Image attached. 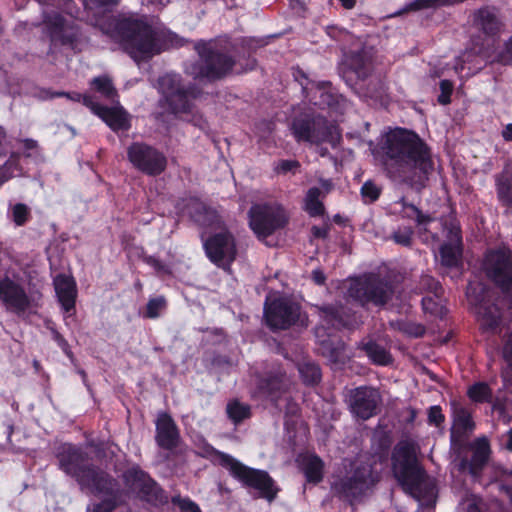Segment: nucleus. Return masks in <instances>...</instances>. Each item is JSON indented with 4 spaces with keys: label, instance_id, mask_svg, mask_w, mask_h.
Listing matches in <instances>:
<instances>
[{
    "label": "nucleus",
    "instance_id": "38",
    "mask_svg": "<svg viewBox=\"0 0 512 512\" xmlns=\"http://www.w3.org/2000/svg\"><path fill=\"white\" fill-rule=\"evenodd\" d=\"M22 175L23 167L20 163V155L13 152L4 164L0 165V181L4 184L10 179Z\"/></svg>",
    "mask_w": 512,
    "mask_h": 512
},
{
    "label": "nucleus",
    "instance_id": "35",
    "mask_svg": "<svg viewBox=\"0 0 512 512\" xmlns=\"http://www.w3.org/2000/svg\"><path fill=\"white\" fill-rule=\"evenodd\" d=\"M345 346V343L340 339L337 341L327 339L321 342L320 351L322 356L331 363L343 364L345 362Z\"/></svg>",
    "mask_w": 512,
    "mask_h": 512
},
{
    "label": "nucleus",
    "instance_id": "41",
    "mask_svg": "<svg viewBox=\"0 0 512 512\" xmlns=\"http://www.w3.org/2000/svg\"><path fill=\"white\" fill-rule=\"evenodd\" d=\"M326 86H330V83L323 82V83H319L317 85L315 94L319 95L318 96L319 99H316V96H314L313 98H309L310 102H312L314 105L320 107L321 109L333 108L336 105H338V103H339L338 95L329 90H326L325 89Z\"/></svg>",
    "mask_w": 512,
    "mask_h": 512
},
{
    "label": "nucleus",
    "instance_id": "14",
    "mask_svg": "<svg viewBox=\"0 0 512 512\" xmlns=\"http://www.w3.org/2000/svg\"><path fill=\"white\" fill-rule=\"evenodd\" d=\"M122 479L125 486L142 501L153 505H165L169 501L164 489L137 464L126 469Z\"/></svg>",
    "mask_w": 512,
    "mask_h": 512
},
{
    "label": "nucleus",
    "instance_id": "9",
    "mask_svg": "<svg viewBox=\"0 0 512 512\" xmlns=\"http://www.w3.org/2000/svg\"><path fill=\"white\" fill-rule=\"evenodd\" d=\"M379 474L372 465L362 463L357 465L350 475L334 481L331 490L334 495L343 501L352 503L359 499L379 481Z\"/></svg>",
    "mask_w": 512,
    "mask_h": 512
},
{
    "label": "nucleus",
    "instance_id": "36",
    "mask_svg": "<svg viewBox=\"0 0 512 512\" xmlns=\"http://www.w3.org/2000/svg\"><path fill=\"white\" fill-rule=\"evenodd\" d=\"M478 314L487 330L496 329L501 322V312L496 304L479 303Z\"/></svg>",
    "mask_w": 512,
    "mask_h": 512
},
{
    "label": "nucleus",
    "instance_id": "29",
    "mask_svg": "<svg viewBox=\"0 0 512 512\" xmlns=\"http://www.w3.org/2000/svg\"><path fill=\"white\" fill-rule=\"evenodd\" d=\"M475 422L471 412L465 407H457L453 411V424L451 428V442L454 443L456 438H460L468 433H472L475 429Z\"/></svg>",
    "mask_w": 512,
    "mask_h": 512
},
{
    "label": "nucleus",
    "instance_id": "10",
    "mask_svg": "<svg viewBox=\"0 0 512 512\" xmlns=\"http://www.w3.org/2000/svg\"><path fill=\"white\" fill-rule=\"evenodd\" d=\"M482 270L503 294L512 293V249L507 246L487 249L482 260Z\"/></svg>",
    "mask_w": 512,
    "mask_h": 512
},
{
    "label": "nucleus",
    "instance_id": "59",
    "mask_svg": "<svg viewBox=\"0 0 512 512\" xmlns=\"http://www.w3.org/2000/svg\"><path fill=\"white\" fill-rule=\"evenodd\" d=\"M429 8H435L432 0H413L407 3L403 9L404 12H415Z\"/></svg>",
    "mask_w": 512,
    "mask_h": 512
},
{
    "label": "nucleus",
    "instance_id": "37",
    "mask_svg": "<svg viewBox=\"0 0 512 512\" xmlns=\"http://www.w3.org/2000/svg\"><path fill=\"white\" fill-rule=\"evenodd\" d=\"M226 414L234 425H239L252 416L250 405L242 403L238 399H233L227 403Z\"/></svg>",
    "mask_w": 512,
    "mask_h": 512
},
{
    "label": "nucleus",
    "instance_id": "34",
    "mask_svg": "<svg viewBox=\"0 0 512 512\" xmlns=\"http://www.w3.org/2000/svg\"><path fill=\"white\" fill-rule=\"evenodd\" d=\"M297 368L305 386L315 387L322 381V371L318 363L304 360L298 363Z\"/></svg>",
    "mask_w": 512,
    "mask_h": 512
},
{
    "label": "nucleus",
    "instance_id": "43",
    "mask_svg": "<svg viewBox=\"0 0 512 512\" xmlns=\"http://www.w3.org/2000/svg\"><path fill=\"white\" fill-rule=\"evenodd\" d=\"M391 326L395 330L411 338H421L426 333V327L423 324L407 319L397 320L396 322L391 323Z\"/></svg>",
    "mask_w": 512,
    "mask_h": 512
},
{
    "label": "nucleus",
    "instance_id": "60",
    "mask_svg": "<svg viewBox=\"0 0 512 512\" xmlns=\"http://www.w3.org/2000/svg\"><path fill=\"white\" fill-rule=\"evenodd\" d=\"M51 333L53 336V340L57 343L60 349L67 355L71 356L72 352L70 350V345L68 341L64 338V336L59 333L55 328H51Z\"/></svg>",
    "mask_w": 512,
    "mask_h": 512
},
{
    "label": "nucleus",
    "instance_id": "3",
    "mask_svg": "<svg viewBox=\"0 0 512 512\" xmlns=\"http://www.w3.org/2000/svg\"><path fill=\"white\" fill-rule=\"evenodd\" d=\"M58 468L75 480L82 491L112 492L116 478L90 462L89 454L80 445L61 443L55 448Z\"/></svg>",
    "mask_w": 512,
    "mask_h": 512
},
{
    "label": "nucleus",
    "instance_id": "15",
    "mask_svg": "<svg viewBox=\"0 0 512 512\" xmlns=\"http://www.w3.org/2000/svg\"><path fill=\"white\" fill-rule=\"evenodd\" d=\"M127 159L144 175L156 177L167 168V158L157 148L143 142H133L127 148Z\"/></svg>",
    "mask_w": 512,
    "mask_h": 512
},
{
    "label": "nucleus",
    "instance_id": "49",
    "mask_svg": "<svg viewBox=\"0 0 512 512\" xmlns=\"http://www.w3.org/2000/svg\"><path fill=\"white\" fill-rule=\"evenodd\" d=\"M422 309L425 313H428L435 317L442 318L445 315V308L441 304L440 299L435 296H425L421 300Z\"/></svg>",
    "mask_w": 512,
    "mask_h": 512
},
{
    "label": "nucleus",
    "instance_id": "18",
    "mask_svg": "<svg viewBox=\"0 0 512 512\" xmlns=\"http://www.w3.org/2000/svg\"><path fill=\"white\" fill-rule=\"evenodd\" d=\"M382 398L379 391L370 386H359L349 393L348 407L353 417L367 421L380 412Z\"/></svg>",
    "mask_w": 512,
    "mask_h": 512
},
{
    "label": "nucleus",
    "instance_id": "63",
    "mask_svg": "<svg viewBox=\"0 0 512 512\" xmlns=\"http://www.w3.org/2000/svg\"><path fill=\"white\" fill-rule=\"evenodd\" d=\"M331 230V225L329 223H325L323 226L314 225L311 227V234L316 239H326L329 236V232Z\"/></svg>",
    "mask_w": 512,
    "mask_h": 512
},
{
    "label": "nucleus",
    "instance_id": "2",
    "mask_svg": "<svg viewBox=\"0 0 512 512\" xmlns=\"http://www.w3.org/2000/svg\"><path fill=\"white\" fill-rule=\"evenodd\" d=\"M236 45L229 36L199 40L194 45L198 59L188 73L200 82L215 83L230 76L237 66L233 52Z\"/></svg>",
    "mask_w": 512,
    "mask_h": 512
},
{
    "label": "nucleus",
    "instance_id": "25",
    "mask_svg": "<svg viewBox=\"0 0 512 512\" xmlns=\"http://www.w3.org/2000/svg\"><path fill=\"white\" fill-rule=\"evenodd\" d=\"M183 209L187 211L191 219L203 226H212L218 222V214L215 209L207 206L197 197H189L183 200Z\"/></svg>",
    "mask_w": 512,
    "mask_h": 512
},
{
    "label": "nucleus",
    "instance_id": "31",
    "mask_svg": "<svg viewBox=\"0 0 512 512\" xmlns=\"http://www.w3.org/2000/svg\"><path fill=\"white\" fill-rule=\"evenodd\" d=\"M358 348L365 352V355L374 365L389 366L394 361L390 351L376 341L369 340L367 342H361Z\"/></svg>",
    "mask_w": 512,
    "mask_h": 512
},
{
    "label": "nucleus",
    "instance_id": "16",
    "mask_svg": "<svg viewBox=\"0 0 512 512\" xmlns=\"http://www.w3.org/2000/svg\"><path fill=\"white\" fill-rule=\"evenodd\" d=\"M373 70V53L371 48L361 46L343 54L339 71L347 85L353 86L358 81L366 80Z\"/></svg>",
    "mask_w": 512,
    "mask_h": 512
},
{
    "label": "nucleus",
    "instance_id": "32",
    "mask_svg": "<svg viewBox=\"0 0 512 512\" xmlns=\"http://www.w3.org/2000/svg\"><path fill=\"white\" fill-rule=\"evenodd\" d=\"M441 265L449 268H460L462 266L463 247L462 244L443 243L439 247Z\"/></svg>",
    "mask_w": 512,
    "mask_h": 512
},
{
    "label": "nucleus",
    "instance_id": "28",
    "mask_svg": "<svg viewBox=\"0 0 512 512\" xmlns=\"http://www.w3.org/2000/svg\"><path fill=\"white\" fill-rule=\"evenodd\" d=\"M494 180L499 203L506 208H512V167L505 166L494 176Z\"/></svg>",
    "mask_w": 512,
    "mask_h": 512
},
{
    "label": "nucleus",
    "instance_id": "52",
    "mask_svg": "<svg viewBox=\"0 0 512 512\" xmlns=\"http://www.w3.org/2000/svg\"><path fill=\"white\" fill-rule=\"evenodd\" d=\"M166 299L164 296H158L149 299L144 312V317L148 319H156L160 316V312L166 308Z\"/></svg>",
    "mask_w": 512,
    "mask_h": 512
},
{
    "label": "nucleus",
    "instance_id": "57",
    "mask_svg": "<svg viewBox=\"0 0 512 512\" xmlns=\"http://www.w3.org/2000/svg\"><path fill=\"white\" fill-rule=\"evenodd\" d=\"M78 41V34L74 31H66L63 28V32H60L53 43H60L63 46L73 47Z\"/></svg>",
    "mask_w": 512,
    "mask_h": 512
},
{
    "label": "nucleus",
    "instance_id": "13",
    "mask_svg": "<svg viewBox=\"0 0 512 512\" xmlns=\"http://www.w3.org/2000/svg\"><path fill=\"white\" fill-rule=\"evenodd\" d=\"M249 227L259 240L266 239L283 229L289 217L281 205L255 204L248 211Z\"/></svg>",
    "mask_w": 512,
    "mask_h": 512
},
{
    "label": "nucleus",
    "instance_id": "50",
    "mask_svg": "<svg viewBox=\"0 0 512 512\" xmlns=\"http://www.w3.org/2000/svg\"><path fill=\"white\" fill-rule=\"evenodd\" d=\"M360 194L363 202L366 204H372L376 202L381 195V188L378 187L373 181L367 180L363 183Z\"/></svg>",
    "mask_w": 512,
    "mask_h": 512
},
{
    "label": "nucleus",
    "instance_id": "22",
    "mask_svg": "<svg viewBox=\"0 0 512 512\" xmlns=\"http://www.w3.org/2000/svg\"><path fill=\"white\" fill-rule=\"evenodd\" d=\"M471 458H461L458 469L461 472L467 471L472 477L477 478L482 474L491 453L489 441L483 437L478 438L471 445Z\"/></svg>",
    "mask_w": 512,
    "mask_h": 512
},
{
    "label": "nucleus",
    "instance_id": "48",
    "mask_svg": "<svg viewBox=\"0 0 512 512\" xmlns=\"http://www.w3.org/2000/svg\"><path fill=\"white\" fill-rule=\"evenodd\" d=\"M11 219L18 226H24L31 219L30 208L24 203H16L11 208Z\"/></svg>",
    "mask_w": 512,
    "mask_h": 512
},
{
    "label": "nucleus",
    "instance_id": "39",
    "mask_svg": "<svg viewBox=\"0 0 512 512\" xmlns=\"http://www.w3.org/2000/svg\"><path fill=\"white\" fill-rule=\"evenodd\" d=\"M321 190L318 187L308 189L305 197L304 210L311 217H319L325 214V206L320 200Z\"/></svg>",
    "mask_w": 512,
    "mask_h": 512
},
{
    "label": "nucleus",
    "instance_id": "12",
    "mask_svg": "<svg viewBox=\"0 0 512 512\" xmlns=\"http://www.w3.org/2000/svg\"><path fill=\"white\" fill-rule=\"evenodd\" d=\"M301 310V305L288 296L268 295L264 302L263 316L270 330H287L299 322Z\"/></svg>",
    "mask_w": 512,
    "mask_h": 512
},
{
    "label": "nucleus",
    "instance_id": "44",
    "mask_svg": "<svg viewBox=\"0 0 512 512\" xmlns=\"http://www.w3.org/2000/svg\"><path fill=\"white\" fill-rule=\"evenodd\" d=\"M467 396L475 403H485L491 400L492 390L486 382H477L468 388Z\"/></svg>",
    "mask_w": 512,
    "mask_h": 512
},
{
    "label": "nucleus",
    "instance_id": "64",
    "mask_svg": "<svg viewBox=\"0 0 512 512\" xmlns=\"http://www.w3.org/2000/svg\"><path fill=\"white\" fill-rule=\"evenodd\" d=\"M311 280L314 282V284L318 286H323L326 284L327 277L322 269L317 268L312 270Z\"/></svg>",
    "mask_w": 512,
    "mask_h": 512
},
{
    "label": "nucleus",
    "instance_id": "27",
    "mask_svg": "<svg viewBox=\"0 0 512 512\" xmlns=\"http://www.w3.org/2000/svg\"><path fill=\"white\" fill-rule=\"evenodd\" d=\"M473 21L486 35L494 36L500 31L501 21L494 7L485 6L478 9L474 13Z\"/></svg>",
    "mask_w": 512,
    "mask_h": 512
},
{
    "label": "nucleus",
    "instance_id": "19",
    "mask_svg": "<svg viewBox=\"0 0 512 512\" xmlns=\"http://www.w3.org/2000/svg\"><path fill=\"white\" fill-rule=\"evenodd\" d=\"M322 322L335 330H352L358 325L356 313L349 307L341 304H322L317 306Z\"/></svg>",
    "mask_w": 512,
    "mask_h": 512
},
{
    "label": "nucleus",
    "instance_id": "47",
    "mask_svg": "<svg viewBox=\"0 0 512 512\" xmlns=\"http://www.w3.org/2000/svg\"><path fill=\"white\" fill-rule=\"evenodd\" d=\"M301 164L296 159H280L273 163V172L276 175H295L299 172Z\"/></svg>",
    "mask_w": 512,
    "mask_h": 512
},
{
    "label": "nucleus",
    "instance_id": "1",
    "mask_svg": "<svg viewBox=\"0 0 512 512\" xmlns=\"http://www.w3.org/2000/svg\"><path fill=\"white\" fill-rule=\"evenodd\" d=\"M383 156L387 175L412 188L425 187L434 171L431 148L415 131L406 128H395L386 135Z\"/></svg>",
    "mask_w": 512,
    "mask_h": 512
},
{
    "label": "nucleus",
    "instance_id": "40",
    "mask_svg": "<svg viewBox=\"0 0 512 512\" xmlns=\"http://www.w3.org/2000/svg\"><path fill=\"white\" fill-rule=\"evenodd\" d=\"M399 203L402 206V218L414 220L418 226L427 225L434 221L433 217L424 214L417 206L408 203L405 198H402Z\"/></svg>",
    "mask_w": 512,
    "mask_h": 512
},
{
    "label": "nucleus",
    "instance_id": "42",
    "mask_svg": "<svg viewBox=\"0 0 512 512\" xmlns=\"http://www.w3.org/2000/svg\"><path fill=\"white\" fill-rule=\"evenodd\" d=\"M43 23L46 26L47 33L51 42H54L57 35L63 32L65 28L66 19L60 13L52 11L43 15Z\"/></svg>",
    "mask_w": 512,
    "mask_h": 512
},
{
    "label": "nucleus",
    "instance_id": "24",
    "mask_svg": "<svg viewBox=\"0 0 512 512\" xmlns=\"http://www.w3.org/2000/svg\"><path fill=\"white\" fill-rule=\"evenodd\" d=\"M54 288L63 311L70 315L74 314L77 298V286L74 278L66 274H58L54 278Z\"/></svg>",
    "mask_w": 512,
    "mask_h": 512
},
{
    "label": "nucleus",
    "instance_id": "23",
    "mask_svg": "<svg viewBox=\"0 0 512 512\" xmlns=\"http://www.w3.org/2000/svg\"><path fill=\"white\" fill-rule=\"evenodd\" d=\"M296 463L307 484L316 486L323 481L325 463L316 453L299 454Z\"/></svg>",
    "mask_w": 512,
    "mask_h": 512
},
{
    "label": "nucleus",
    "instance_id": "17",
    "mask_svg": "<svg viewBox=\"0 0 512 512\" xmlns=\"http://www.w3.org/2000/svg\"><path fill=\"white\" fill-rule=\"evenodd\" d=\"M207 258L218 267H230L237 256V247L234 236L225 230L209 236L203 242Z\"/></svg>",
    "mask_w": 512,
    "mask_h": 512
},
{
    "label": "nucleus",
    "instance_id": "46",
    "mask_svg": "<svg viewBox=\"0 0 512 512\" xmlns=\"http://www.w3.org/2000/svg\"><path fill=\"white\" fill-rule=\"evenodd\" d=\"M418 287L421 291L431 293L438 299H441L444 293L441 283L431 275H422Z\"/></svg>",
    "mask_w": 512,
    "mask_h": 512
},
{
    "label": "nucleus",
    "instance_id": "6",
    "mask_svg": "<svg viewBox=\"0 0 512 512\" xmlns=\"http://www.w3.org/2000/svg\"><path fill=\"white\" fill-rule=\"evenodd\" d=\"M291 134L298 143L321 145L328 143L335 147L341 140L338 124L325 116L310 112L300 113L292 119Z\"/></svg>",
    "mask_w": 512,
    "mask_h": 512
},
{
    "label": "nucleus",
    "instance_id": "21",
    "mask_svg": "<svg viewBox=\"0 0 512 512\" xmlns=\"http://www.w3.org/2000/svg\"><path fill=\"white\" fill-rule=\"evenodd\" d=\"M155 442L160 449L169 452L177 449L181 442L179 428L168 413H162L157 417L155 422Z\"/></svg>",
    "mask_w": 512,
    "mask_h": 512
},
{
    "label": "nucleus",
    "instance_id": "30",
    "mask_svg": "<svg viewBox=\"0 0 512 512\" xmlns=\"http://www.w3.org/2000/svg\"><path fill=\"white\" fill-rule=\"evenodd\" d=\"M94 495H105L107 496L98 503H95L92 509L88 512H114L122 504L123 490L120 483L116 479V486L112 488V492H96L93 489H86Z\"/></svg>",
    "mask_w": 512,
    "mask_h": 512
},
{
    "label": "nucleus",
    "instance_id": "55",
    "mask_svg": "<svg viewBox=\"0 0 512 512\" xmlns=\"http://www.w3.org/2000/svg\"><path fill=\"white\" fill-rule=\"evenodd\" d=\"M142 260L145 264L152 267L158 274H170L171 270L163 261L152 255H143Z\"/></svg>",
    "mask_w": 512,
    "mask_h": 512
},
{
    "label": "nucleus",
    "instance_id": "26",
    "mask_svg": "<svg viewBox=\"0 0 512 512\" xmlns=\"http://www.w3.org/2000/svg\"><path fill=\"white\" fill-rule=\"evenodd\" d=\"M98 117L114 132L128 131L131 121L128 112L122 107L103 106L99 109Z\"/></svg>",
    "mask_w": 512,
    "mask_h": 512
},
{
    "label": "nucleus",
    "instance_id": "62",
    "mask_svg": "<svg viewBox=\"0 0 512 512\" xmlns=\"http://www.w3.org/2000/svg\"><path fill=\"white\" fill-rule=\"evenodd\" d=\"M81 103L87 108H89L91 112L96 116H98V113L100 111L99 109L104 106L102 104L97 103L94 100V97L88 94H82Z\"/></svg>",
    "mask_w": 512,
    "mask_h": 512
},
{
    "label": "nucleus",
    "instance_id": "54",
    "mask_svg": "<svg viewBox=\"0 0 512 512\" xmlns=\"http://www.w3.org/2000/svg\"><path fill=\"white\" fill-rule=\"evenodd\" d=\"M440 94L437 101L441 105H448L451 103V96L453 93V83L448 79H443L439 83Z\"/></svg>",
    "mask_w": 512,
    "mask_h": 512
},
{
    "label": "nucleus",
    "instance_id": "20",
    "mask_svg": "<svg viewBox=\"0 0 512 512\" xmlns=\"http://www.w3.org/2000/svg\"><path fill=\"white\" fill-rule=\"evenodd\" d=\"M0 301L17 315L25 313L32 302L24 287L8 276L0 279Z\"/></svg>",
    "mask_w": 512,
    "mask_h": 512
},
{
    "label": "nucleus",
    "instance_id": "45",
    "mask_svg": "<svg viewBox=\"0 0 512 512\" xmlns=\"http://www.w3.org/2000/svg\"><path fill=\"white\" fill-rule=\"evenodd\" d=\"M91 85L98 93H100L107 99L112 100L118 95L117 90L112 83V80L108 76L95 77L92 80Z\"/></svg>",
    "mask_w": 512,
    "mask_h": 512
},
{
    "label": "nucleus",
    "instance_id": "5",
    "mask_svg": "<svg viewBox=\"0 0 512 512\" xmlns=\"http://www.w3.org/2000/svg\"><path fill=\"white\" fill-rule=\"evenodd\" d=\"M418 446L414 441H399L392 452V472L402 489L415 498H426L435 492V484L428 478L417 460Z\"/></svg>",
    "mask_w": 512,
    "mask_h": 512
},
{
    "label": "nucleus",
    "instance_id": "8",
    "mask_svg": "<svg viewBox=\"0 0 512 512\" xmlns=\"http://www.w3.org/2000/svg\"><path fill=\"white\" fill-rule=\"evenodd\" d=\"M348 296L361 307L372 304L385 306L393 297V284L378 274L369 273L353 279L347 290Z\"/></svg>",
    "mask_w": 512,
    "mask_h": 512
},
{
    "label": "nucleus",
    "instance_id": "7",
    "mask_svg": "<svg viewBox=\"0 0 512 512\" xmlns=\"http://www.w3.org/2000/svg\"><path fill=\"white\" fill-rule=\"evenodd\" d=\"M210 449L218 457L219 464L228 469L231 476L240 481L243 486L257 490L259 496L268 502H272L277 497L279 489L267 471L246 466L231 455L216 450L212 446Z\"/></svg>",
    "mask_w": 512,
    "mask_h": 512
},
{
    "label": "nucleus",
    "instance_id": "61",
    "mask_svg": "<svg viewBox=\"0 0 512 512\" xmlns=\"http://www.w3.org/2000/svg\"><path fill=\"white\" fill-rule=\"evenodd\" d=\"M443 227L444 229L448 230L447 237L450 240L455 241V243L462 244V234L460 227L454 225L453 223L448 224L447 222H444Z\"/></svg>",
    "mask_w": 512,
    "mask_h": 512
},
{
    "label": "nucleus",
    "instance_id": "51",
    "mask_svg": "<svg viewBox=\"0 0 512 512\" xmlns=\"http://www.w3.org/2000/svg\"><path fill=\"white\" fill-rule=\"evenodd\" d=\"M413 235V228L410 226H405L399 227L397 230H395L390 238L398 245L403 247H411L413 243Z\"/></svg>",
    "mask_w": 512,
    "mask_h": 512
},
{
    "label": "nucleus",
    "instance_id": "56",
    "mask_svg": "<svg viewBox=\"0 0 512 512\" xmlns=\"http://www.w3.org/2000/svg\"><path fill=\"white\" fill-rule=\"evenodd\" d=\"M445 421V415L439 405L431 406L428 410V423L440 427Z\"/></svg>",
    "mask_w": 512,
    "mask_h": 512
},
{
    "label": "nucleus",
    "instance_id": "33",
    "mask_svg": "<svg viewBox=\"0 0 512 512\" xmlns=\"http://www.w3.org/2000/svg\"><path fill=\"white\" fill-rule=\"evenodd\" d=\"M257 391L266 397H277L283 389V377L280 374L269 373L259 377Z\"/></svg>",
    "mask_w": 512,
    "mask_h": 512
},
{
    "label": "nucleus",
    "instance_id": "58",
    "mask_svg": "<svg viewBox=\"0 0 512 512\" xmlns=\"http://www.w3.org/2000/svg\"><path fill=\"white\" fill-rule=\"evenodd\" d=\"M120 0H85V5L91 9L109 11L119 3Z\"/></svg>",
    "mask_w": 512,
    "mask_h": 512
},
{
    "label": "nucleus",
    "instance_id": "11",
    "mask_svg": "<svg viewBox=\"0 0 512 512\" xmlns=\"http://www.w3.org/2000/svg\"><path fill=\"white\" fill-rule=\"evenodd\" d=\"M158 84L163 100L172 114L177 115L192 111V101L199 95V91L194 85H184L182 77L174 73L161 76Z\"/></svg>",
    "mask_w": 512,
    "mask_h": 512
},
{
    "label": "nucleus",
    "instance_id": "53",
    "mask_svg": "<svg viewBox=\"0 0 512 512\" xmlns=\"http://www.w3.org/2000/svg\"><path fill=\"white\" fill-rule=\"evenodd\" d=\"M171 503L177 506L181 512H202L198 504L189 497L182 498L180 495H174L171 498Z\"/></svg>",
    "mask_w": 512,
    "mask_h": 512
},
{
    "label": "nucleus",
    "instance_id": "4",
    "mask_svg": "<svg viewBox=\"0 0 512 512\" xmlns=\"http://www.w3.org/2000/svg\"><path fill=\"white\" fill-rule=\"evenodd\" d=\"M103 32L136 61L160 53L157 31L145 17L113 18Z\"/></svg>",
    "mask_w": 512,
    "mask_h": 512
}]
</instances>
